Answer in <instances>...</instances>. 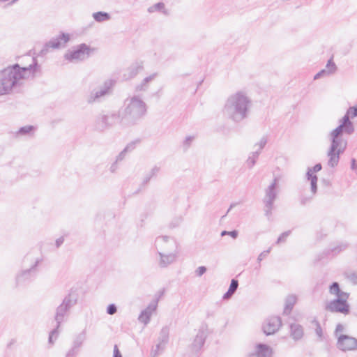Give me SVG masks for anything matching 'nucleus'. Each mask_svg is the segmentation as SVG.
<instances>
[{
  "label": "nucleus",
  "instance_id": "nucleus-1",
  "mask_svg": "<svg viewBox=\"0 0 357 357\" xmlns=\"http://www.w3.org/2000/svg\"><path fill=\"white\" fill-rule=\"evenodd\" d=\"M20 62L0 71V96L9 93L25 80L34 77L38 67L36 59L27 55Z\"/></svg>",
  "mask_w": 357,
  "mask_h": 357
},
{
  "label": "nucleus",
  "instance_id": "nucleus-2",
  "mask_svg": "<svg viewBox=\"0 0 357 357\" xmlns=\"http://www.w3.org/2000/svg\"><path fill=\"white\" fill-rule=\"evenodd\" d=\"M357 116V107H349L345 115L340 120V125L330 133L331 144L328 151V165L334 167L337 165L340 155L342 154L347 145V140L342 138L343 133L351 135L354 132V126L350 118Z\"/></svg>",
  "mask_w": 357,
  "mask_h": 357
},
{
  "label": "nucleus",
  "instance_id": "nucleus-3",
  "mask_svg": "<svg viewBox=\"0 0 357 357\" xmlns=\"http://www.w3.org/2000/svg\"><path fill=\"white\" fill-rule=\"evenodd\" d=\"M252 107V100L248 93L238 90L227 98L223 107L224 114L235 123L248 119Z\"/></svg>",
  "mask_w": 357,
  "mask_h": 357
},
{
  "label": "nucleus",
  "instance_id": "nucleus-4",
  "mask_svg": "<svg viewBox=\"0 0 357 357\" xmlns=\"http://www.w3.org/2000/svg\"><path fill=\"white\" fill-rule=\"evenodd\" d=\"M121 128H128L136 124L146 114V104L139 96L128 98L124 102Z\"/></svg>",
  "mask_w": 357,
  "mask_h": 357
},
{
  "label": "nucleus",
  "instance_id": "nucleus-5",
  "mask_svg": "<svg viewBox=\"0 0 357 357\" xmlns=\"http://www.w3.org/2000/svg\"><path fill=\"white\" fill-rule=\"evenodd\" d=\"M77 299L69 295L66 296L62 303L56 308V315H55V321L57 323L56 328L54 329L51 331L49 336V342L50 344H53V338L54 337L56 339L59 331L58 328L60 326V324L63 321L64 317L66 316L67 312L76 304Z\"/></svg>",
  "mask_w": 357,
  "mask_h": 357
},
{
  "label": "nucleus",
  "instance_id": "nucleus-6",
  "mask_svg": "<svg viewBox=\"0 0 357 357\" xmlns=\"http://www.w3.org/2000/svg\"><path fill=\"white\" fill-rule=\"evenodd\" d=\"M92 52L93 49L82 43L68 50L64 54V58L70 62L76 63L87 59Z\"/></svg>",
  "mask_w": 357,
  "mask_h": 357
},
{
  "label": "nucleus",
  "instance_id": "nucleus-7",
  "mask_svg": "<svg viewBox=\"0 0 357 357\" xmlns=\"http://www.w3.org/2000/svg\"><path fill=\"white\" fill-rule=\"evenodd\" d=\"M279 192L278 178H275L272 183L265 190V196L264 198L265 214L269 216L273 208V203Z\"/></svg>",
  "mask_w": 357,
  "mask_h": 357
},
{
  "label": "nucleus",
  "instance_id": "nucleus-8",
  "mask_svg": "<svg viewBox=\"0 0 357 357\" xmlns=\"http://www.w3.org/2000/svg\"><path fill=\"white\" fill-rule=\"evenodd\" d=\"M114 82L112 79L106 80L98 89L92 91L87 98L89 103L100 102L105 96L110 95Z\"/></svg>",
  "mask_w": 357,
  "mask_h": 357
},
{
  "label": "nucleus",
  "instance_id": "nucleus-9",
  "mask_svg": "<svg viewBox=\"0 0 357 357\" xmlns=\"http://www.w3.org/2000/svg\"><path fill=\"white\" fill-rule=\"evenodd\" d=\"M158 252H178V245L174 238L169 236H159L155 240Z\"/></svg>",
  "mask_w": 357,
  "mask_h": 357
},
{
  "label": "nucleus",
  "instance_id": "nucleus-10",
  "mask_svg": "<svg viewBox=\"0 0 357 357\" xmlns=\"http://www.w3.org/2000/svg\"><path fill=\"white\" fill-rule=\"evenodd\" d=\"M121 112L101 114L97 120V126L101 129H107L116 125H119L121 127Z\"/></svg>",
  "mask_w": 357,
  "mask_h": 357
},
{
  "label": "nucleus",
  "instance_id": "nucleus-11",
  "mask_svg": "<svg viewBox=\"0 0 357 357\" xmlns=\"http://www.w3.org/2000/svg\"><path fill=\"white\" fill-rule=\"evenodd\" d=\"M348 297L349 294L347 293H342L338 298L327 305L326 309L331 312L347 314L349 311V306L347 303Z\"/></svg>",
  "mask_w": 357,
  "mask_h": 357
},
{
  "label": "nucleus",
  "instance_id": "nucleus-12",
  "mask_svg": "<svg viewBox=\"0 0 357 357\" xmlns=\"http://www.w3.org/2000/svg\"><path fill=\"white\" fill-rule=\"evenodd\" d=\"M207 335L208 326L206 324L201 325L191 344L192 352L197 353L201 349L205 342Z\"/></svg>",
  "mask_w": 357,
  "mask_h": 357
},
{
  "label": "nucleus",
  "instance_id": "nucleus-13",
  "mask_svg": "<svg viewBox=\"0 0 357 357\" xmlns=\"http://www.w3.org/2000/svg\"><path fill=\"white\" fill-rule=\"evenodd\" d=\"M70 40V35L68 33H61L59 36L53 38L48 43H47L42 50L43 54H46L49 48L58 49L64 47L66 44Z\"/></svg>",
  "mask_w": 357,
  "mask_h": 357
},
{
  "label": "nucleus",
  "instance_id": "nucleus-14",
  "mask_svg": "<svg viewBox=\"0 0 357 357\" xmlns=\"http://www.w3.org/2000/svg\"><path fill=\"white\" fill-rule=\"evenodd\" d=\"M337 348L342 351H350L357 349V340L347 335H340L337 342Z\"/></svg>",
  "mask_w": 357,
  "mask_h": 357
},
{
  "label": "nucleus",
  "instance_id": "nucleus-15",
  "mask_svg": "<svg viewBox=\"0 0 357 357\" xmlns=\"http://www.w3.org/2000/svg\"><path fill=\"white\" fill-rule=\"evenodd\" d=\"M158 254L159 255L158 265L161 268H166L174 263L178 256V252H158Z\"/></svg>",
  "mask_w": 357,
  "mask_h": 357
},
{
  "label": "nucleus",
  "instance_id": "nucleus-16",
  "mask_svg": "<svg viewBox=\"0 0 357 357\" xmlns=\"http://www.w3.org/2000/svg\"><path fill=\"white\" fill-rule=\"evenodd\" d=\"M282 321L279 317H272L268 319L263 326V330L266 335L275 333L281 326Z\"/></svg>",
  "mask_w": 357,
  "mask_h": 357
},
{
  "label": "nucleus",
  "instance_id": "nucleus-17",
  "mask_svg": "<svg viewBox=\"0 0 357 357\" xmlns=\"http://www.w3.org/2000/svg\"><path fill=\"white\" fill-rule=\"evenodd\" d=\"M157 305V301L151 302L146 309L141 312L138 317L139 321L146 325L150 321L151 317L152 316L153 313L155 311Z\"/></svg>",
  "mask_w": 357,
  "mask_h": 357
},
{
  "label": "nucleus",
  "instance_id": "nucleus-18",
  "mask_svg": "<svg viewBox=\"0 0 357 357\" xmlns=\"http://www.w3.org/2000/svg\"><path fill=\"white\" fill-rule=\"evenodd\" d=\"M337 69L336 65L333 61L332 59L328 60L326 68L321 70H320L318 73H317L314 77V79H318L321 77H327L331 75H333Z\"/></svg>",
  "mask_w": 357,
  "mask_h": 357
},
{
  "label": "nucleus",
  "instance_id": "nucleus-19",
  "mask_svg": "<svg viewBox=\"0 0 357 357\" xmlns=\"http://www.w3.org/2000/svg\"><path fill=\"white\" fill-rule=\"evenodd\" d=\"M255 352L259 357H271L273 355L272 348L265 344H257L255 346Z\"/></svg>",
  "mask_w": 357,
  "mask_h": 357
},
{
  "label": "nucleus",
  "instance_id": "nucleus-20",
  "mask_svg": "<svg viewBox=\"0 0 357 357\" xmlns=\"http://www.w3.org/2000/svg\"><path fill=\"white\" fill-rule=\"evenodd\" d=\"M158 74L154 73L151 75L145 77L139 84L135 86L136 91H145L149 88V83L153 81L156 77Z\"/></svg>",
  "mask_w": 357,
  "mask_h": 357
},
{
  "label": "nucleus",
  "instance_id": "nucleus-21",
  "mask_svg": "<svg viewBox=\"0 0 357 357\" xmlns=\"http://www.w3.org/2000/svg\"><path fill=\"white\" fill-rule=\"evenodd\" d=\"M169 329L168 327L165 326L163 327L160 333L158 338V344H160L165 347V345L168 342L169 340Z\"/></svg>",
  "mask_w": 357,
  "mask_h": 357
},
{
  "label": "nucleus",
  "instance_id": "nucleus-22",
  "mask_svg": "<svg viewBox=\"0 0 357 357\" xmlns=\"http://www.w3.org/2000/svg\"><path fill=\"white\" fill-rule=\"evenodd\" d=\"M291 335L294 340H299L303 335V329L302 326L297 324H293L290 326Z\"/></svg>",
  "mask_w": 357,
  "mask_h": 357
},
{
  "label": "nucleus",
  "instance_id": "nucleus-23",
  "mask_svg": "<svg viewBox=\"0 0 357 357\" xmlns=\"http://www.w3.org/2000/svg\"><path fill=\"white\" fill-rule=\"evenodd\" d=\"M306 176L307 179L310 181L311 192L314 195L317 190V176L316 175H312V169H307Z\"/></svg>",
  "mask_w": 357,
  "mask_h": 357
},
{
  "label": "nucleus",
  "instance_id": "nucleus-24",
  "mask_svg": "<svg viewBox=\"0 0 357 357\" xmlns=\"http://www.w3.org/2000/svg\"><path fill=\"white\" fill-rule=\"evenodd\" d=\"M297 298L295 295H289L286 298L284 313L289 314L291 311L294 305L296 303Z\"/></svg>",
  "mask_w": 357,
  "mask_h": 357
},
{
  "label": "nucleus",
  "instance_id": "nucleus-25",
  "mask_svg": "<svg viewBox=\"0 0 357 357\" xmlns=\"http://www.w3.org/2000/svg\"><path fill=\"white\" fill-rule=\"evenodd\" d=\"M93 19L98 22H102L110 20V15L105 12H97L93 14Z\"/></svg>",
  "mask_w": 357,
  "mask_h": 357
},
{
  "label": "nucleus",
  "instance_id": "nucleus-26",
  "mask_svg": "<svg viewBox=\"0 0 357 357\" xmlns=\"http://www.w3.org/2000/svg\"><path fill=\"white\" fill-rule=\"evenodd\" d=\"M259 151H252L246 160V165L249 169H252L256 163L259 156Z\"/></svg>",
  "mask_w": 357,
  "mask_h": 357
},
{
  "label": "nucleus",
  "instance_id": "nucleus-27",
  "mask_svg": "<svg viewBox=\"0 0 357 357\" xmlns=\"http://www.w3.org/2000/svg\"><path fill=\"white\" fill-rule=\"evenodd\" d=\"M149 13H154L155 11H162L165 15H167V11L165 9V4L162 2L157 3L148 8Z\"/></svg>",
  "mask_w": 357,
  "mask_h": 357
},
{
  "label": "nucleus",
  "instance_id": "nucleus-28",
  "mask_svg": "<svg viewBox=\"0 0 357 357\" xmlns=\"http://www.w3.org/2000/svg\"><path fill=\"white\" fill-rule=\"evenodd\" d=\"M84 340L85 335L84 333L78 335L73 342L72 348L79 350V347L82 346Z\"/></svg>",
  "mask_w": 357,
  "mask_h": 357
},
{
  "label": "nucleus",
  "instance_id": "nucleus-29",
  "mask_svg": "<svg viewBox=\"0 0 357 357\" xmlns=\"http://www.w3.org/2000/svg\"><path fill=\"white\" fill-rule=\"evenodd\" d=\"M160 171V167L155 166L153 167L145 176L144 178V183H146L149 181V180L153 177L157 175V174Z\"/></svg>",
  "mask_w": 357,
  "mask_h": 357
},
{
  "label": "nucleus",
  "instance_id": "nucleus-30",
  "mask_svg": "<svg viewBox=\"0 0 357 357\" xmlns=\"http://www.w3.org/2000/svg\"><path fill=\"white\" fill-rule=\"evenodd\" d=\"M349 246V244L347 243H345V242H341L340 243H338L337 245L334 246L333 248H332V252H334L335 254H338L342 251H344L345 250H347V248H348Z\"/></svg>",
  "mask_w": 357,
  "mask_h": 357
},
{
  "label": "nucleus",
  "instance_id": "nucleus-31",
  "mask_svg": "<svg viewBox=\"0 0 357 357\" xmlns=\"http://www.w3.org/2000/svg\"><path fill=\"white\" fill-rule=\"evenodd\" d=\"M330 293L331 294H333V295H335L337 296V298L339 297V296L342 294V293H344V291H342L340 289V287H339V284L337 282H333L331 287H330Z\"/></svg>",
  "mask_w": 357,
  "mask_h": 357
},
{
  "label": "nucleus",
  "instance_id": "nucleus-32",
  "mask_svg": "<svg viewBox=\"0 0 357 357\" xmlns=\"http://www.w3.org/2000/svg\"><path fill=\"white\" fill-rule=\"evenodd\" d=\"M267 142V140L265 137H262L260 139V140L255 144L254 149V151H259V154L260 153L261 151L264 149L266 144Z\"/></svg>",
  "mask_w": 357,
  "mask_h": 357
},
{
  "label": "nucleus",
  "instance_id": "nucleus-33",
  "mask_svg": "<svg viewBox=\"0 0 357 357\" xmlns=\"http://www.w3.org/2000/svg\"><path fill=\"white\" fill-rule=\"evenodd\" d=\"M165 347L160 344H157L154 348L152 349L151 351V357H156L158 356L163 350Z\"/></svg>",
  "mask_w": 357,
  "mask_h": 357
},
{
  "label": "nucleus",
  "instance_id": "nucleus-34",
  "mask_svg": "<svg viewBox=\"0 0 357 357\" xmlns=\"http://www.w3.org/2000/svg\"><path fill=\"white\" fill-rule=\"evenodd\" d=\"M34 130V127L32 126H26L24 127H22L19 131L18 134L25 135L29 134L31 132Z\"/></svg>",
  "mask_w": 357,
  "mask_h": 357
},
{
  "label": "nucleus",
  "instance_id": "nucleus-35",
  "mask_svg": "<svg viewBox=\"0 0 357 357\" xmlns=\"http://www.w3.org/2000/svg\"><path fill=\"white\" fill-rule=\"evenodd\" d=\"M291 231H287L283 232L278 238L276 243L279 244L286 241V238L290 235Z\"/></svg>",
  "mask_w": 357,
  "mask_h": 357
},
{
  "label": "nucleus",
  "instance_id": "nucleus-36",
  "mask_svg": "<svg viewBox=\"0 0 357 357\" xmlns=\"http://www.w3.org/2000/svg\"><path fill=\"white\" fill-rule=\"evenodd\" d=\"M344 331V327L343 325L339 324L336 326V329L335 331V335L339 339L340 335H343L342 333Z\"/></svg>",
  "mask_w": 357,
  "mask_h": 357
},
{
  "label": "nucleus",
  "instance_id": "nucleus-37",
  "mask_svg": "<svg viewBox=\"0 0 357 357\" xmlns=\"http://www.w3.org/2000/svg\"><path fill=\"white\" fill-rule=\"evenodd\" d=\"M238 287V281L236 280H235V279H232L231 281V284H230L229 290H230V291H233V292L235 293V291H236Z\"/></svg>",
  "mask_w": 357,
  "mask_h": 357
},
{
  "label": "nucleus",
  "instance_id": "nucleus-38",
  "mask_svg": "<svg viewBox=\"0 0 357 357\" xmlns=\"http://www.w3.org/2000/svg\"><path fill=\"white\" fill-rule=\"evenodd\" d=\"M271 250V248H269L268 250L261 252L257 257V261L259 262L261 261L270 253Z\"/></svg>",
  "mask_w": 357,
  "mask_h": 357
},
{
  "label": "nucleus",
  "instance_id": "nucleus-39",
  "mask_svg": "<svg viewBox=\"0 0 357 357\" xmlns=\"http://www.w3.org/2000/svg\"><path fill=\"white\" fill-rule=\"evenodd\" d=\"M225 235H229L233 238H236L237 236H238V231H236V230L231 231H222L221 236H225Z\"/></svg>",
  "mask_w": 357,
  "mask_h": 357
},
{
  "label": "nucleus",
  "instance_id": "nucleus-40",
  "mask_svg": "<svg viewBox=\"0 0 357 357\" xmlns=\"http://www.w3.org/2000/svg\"><path fill=\"white\" fill-rule=\"evenodd\" d=\"M116 310H117V309L114 304L109 305L107 308V314H109L110 315L114 314L116 312Z\"/></svg>",
  "mask_w": 357,
  "mask_h": 357
},
{
  "label": "nucleus",
  "instance_id": "nucleus-41",
  "mask_svg": "<svg viewBox=\"0 0 357 357\" xmlns=\"http://www.w3.org/2000/svg\"><path fill=\"white\" fill-rule=\"evenodd\" d=\"M314 324L316 326V329H315L316 334L317 335V336L321 338L322 335H323V332H322V329L320 326V324L316 321H314Z\"/></svg>",
  "mask_w": 357,
  "mask_h": 357
},
{
  "label": "nucleus",
  "instance_id": "nucleus-42",
  "mask_svg": "<svg viewBox=\"0 0 357 357\" xmlns=\"http://www.w3.org/2000/svg\"><path fill=\"white\" fill-rule=\"evenodd\" d=\"M193 140H194V137H192V136H188L185 137V139L183 142V146L185 147V149H188L190 146V144Z\"/></svg>",
  "mask_w": 357,
  "mask_h": 357
},
{
  "label": "nucleus",
  "instance_id": "nucleus-43",
  "mask_svg": "<svg viewBox=\"0 0 357 357\" xmlns=\"http://www.w3.org/2000/svg\"><path fill=\"white\" fill-rule=\"evenodd\" d=\"M206 271V268L205 266H199L198 267L195 273L197 276L200 277L202 275H204Z\"/></svg>",
  "mask_w": 357,
  "mask_h": 357
},
{
  "label": "nucleus",
  "instance_id": "nucleus-44",
  "mask_svg": "<svg viewBox=\"0 0 357 357\" xmlns=\"http://www.w3.org/2000/svg\"><path fill=\"white\" fill-rule=\"evenodd\" d=\"M78 353V350L71 348L66 354V357H75Z\"/></svg>",
  "mask_w": 357,
  "mask_h": 357
},
{
  "label": "nucleus",
  "instance_id": "nucleus-45",
  "mask_svg": "<svg viewBox=\"0 0 357 357\" xmlns=\"http://www.w3.org/2000/svg\"><path fill=\"white\" fill-rule=\"evenodd\" d=\"M135 148V142H130L125 147V149L123 150H124V152L127 153L129 151H132V150H134Z\"/></svg>",
  "mask_w": 357,
  "mask_h": 357
},
{
  "label": "nucleus",
  "instance_id": "nucleus-46",
  "mask_svg": "<svg viewBox=\"0 0 357 357\" xmlns=\"http://www.w3.org/2000/svg\"><path fill=\"white\" fill-rule=\"evenodd\" d=\"M118 169V162L115 161L114 163L112 164L110 166L109 170L112 173L116 172V171Z\"/></svg>",
  "mask_w": 357,
  "mask_h": 357
},
{
  "label": "nucleus",
  "instance_id": "nucleus-47",
  "mask_svg": "<svg viewBox=\"0 0 357 357\" xmlns=\"http://www.w3.org/2000/svg\"><path fill=\"white\" fill-rule=\"evenodd\" d=\"M310 169H312V175H314V172H318L321 169V165L319 163L317 164L312 168Z\"/></svg>",
  "mask_w": 357,
  "mask_h": 357
},
{
  "label": "nucleus",
  "instance_id": "nucleus-48",
  "mask_svg": "<svg viewBox=\"0 0 357 357\" xmlns=\"http://www.w3.org/2000/svg\"><path fill=\"white\" fill-rule=\"evenodd\" d=\"M126 154V152H124V150H123V151H121V152L118 155V156L116 157V160H115V161H116V162H119V161H121V160L124 158V157H125Z\"/></svg>",
  "mask_w": 357,
  "mask_h": 357
},
{
  "label": "nucleus",
  "instance_id": "nucleus-49",
  "mask_svg": "<svg viewBox=\"0 0 357 357\" xmlns=\"http://www.w3.org/2000/svg\"><path fill=\"white\" fill-rule=\"evenodd\" d=\"M113 357H122V355L121 354L118 347L116 345L114 347V355Z\"/></svg>",
  "mask_w": 357,
  "mask_h": 357
},
{
  "label": "nucleus",
  "instance_id": "nucleus-50",
  "mask_svg": "<svg viewBox=\"0 0 357 357\" xmlns=\"http://www.w3.org/2000/svg\"><path fill=\"white\" fill-rule=\"evenodd\" d=\"M63 241H64L63 237H60V238H57L55 241L56 248H59L63 244Z\"/></svg>",
  "mask_w": 357,
  "mask_h": 357
},
{
  "label": "nucleus",
  "instance_id": "nucleus-51",
  "mask_svg": "<svg viewBox=\"0 0 357 357\" xmlns=\"http://www.w3.org/2000/svg\"><path fill=\"white\" fill-rule=\"evenodd\" d=\"M234 294L233 291H230V290L228 289V291L224 294L223 298L224 299H229L231 297V296Z\"/></svg>",
  "mask_w": 357,
  "mask_h": 357
},
{
  "label": "nucleus",
  "instance_id": "nucleus-52",
  "mask_svg": "<svg viewBox=\"0 0 357 357\" xmlns=\"http://www.w3.org/2000/svg\"><path fill=\"white\" fill-rule=\"evenodd\" d=\"M142 69V66L139 65V66H136L135 68V71L132 72V75L131 76L133 77V76L136 75L138 73V72L139 70H141Z\"/></svg>",
  "mask_w": 357,
  "mask_h": 357
},
{
  "label": "nucleus",
  "instance_id": "nucleus-53",
  "mask_svg": "<svg viewBox=\"0 0 357 357\" xmlns=\"http://www.w3.org/2000/svg\"><path fill=\"white\" fill-rule=\"evenodd\" d=\"M351 280H354L355 282H357V275L356 274H351L350 275Z\"/></svg>",
  "mask_w": 357,
  "mask_h": 357
},
{
  "label": "nucleus",
  "instance_id": "nucleus-54",
  "mask_svg": "<svg viewBox=\"0 0 357 357\" xmlns=\"http://www.w3.org/2000/svg\"><path fill=\"white\" fill-rule=\"evenodd\" d=\"M248 357H259V355L255 351L253 353L250 354Z\"/></svg>",
  "mask_w": 357,
  "mask_h": 357
},
{
  "label": "nucleus",
  "instance_id": "nucleus-55",
  "mask_svg": "<svg viewBox=\"0 0 357 357\" xmlns=\"http://www.w3.org/2000/svg\"><path fill=\"white\" fill-rule=\"evenodd\" d=\"M355 162H356V160L354 159H353L352 160V165H351L352 169H355Z\"/></svg>",
  "mask_w": 357,
  "mask_h": 357
},
{
  "label": "nucleus",
  "instance_id": "nucleus-56",
  "mask_svg": "<svg viewBox=\"0 0 357 357\" xmlns=\"http://www.w3.org/2000/svg\"><path fill=\"white\" fill-rule=\"evenodd\" d=\"M234 206H235V204H231L230 208H229V210H228V211H227V212H229V210H230L232 207H234Z\"/></svg>",
  "mask_w": 357,
  "mask_h": 357
}]
</instances>
